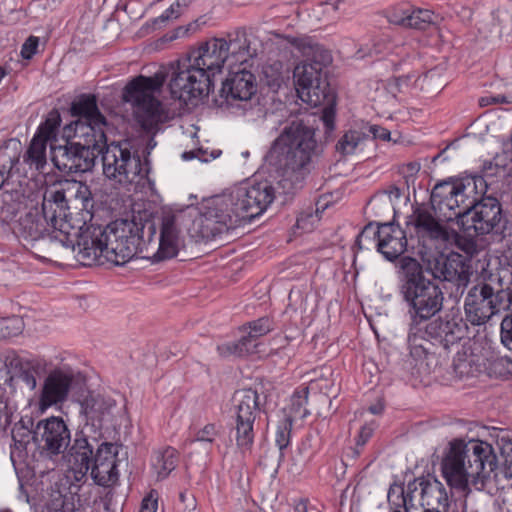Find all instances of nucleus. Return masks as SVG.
I'll list each match as a JSON object with an SVG mask.
<instances>
[{
  "label": "nucleus",
  "mask_w": 512,
  "mask_h": 512,
  "mask_svg": "<svg viewBox=\"0 0 512 512\" xmlns=\"http://www.w3.org/2000/svg\"><path fill=\"white\" fill-rule=\"evenodd\" d=\"M191 0H177L170 5L160 16L153 20L154 25L165 24L170 20L177 19L183 12L184 8L188 7Z\"/></svg>",
  "instance_id": "a18cd8bd"
},
{
  "label": "nucleus",
  "mask_w": 512,
  "mask_h": 512,
  "mask_svg": "<svg viewBox=\"0 0 512 512\" xmlns=\"http://www.w3.org/2000/svg\"><path fill=\"white\" fill-rule=\"evenodd\" d=\"M368 132L372 135L373 139H381L384 141L390 140V131L379 125L369 126Z\"/></svg>",
  "instance_id": "052dcab7"
},
{
  "label": "nucleus",
  "mask_w": 512,
  "mask_h": 512,
  "mask_svg": "<svg viewBox=\"0 0 512 512\" xmlns=\"http://www.w3.org/2000/svg\"><path fill=\"white\" fill-rule=\"evenodd\" d=\"M165 80L166 74L162 71L150 77L139 75L126 84L122 93L123 101L135 108L142 129L152 136L161 130V125L168 119L161 102L155 96L161 91ZM156 144L154 137H151L147 149L152 150Z\"/></svg>",
  "instance_id": "1a4fd4ad"
},
{
  "label": "nucleus",
  "mask_w": 512,
  "mask_h": 512,
  "mask_svg": "<svg viewBox=\"0 0 512 512\" xmlns=\"http://www.w3.org/2000/svg\"><path fill=\"white\" fill-rule=\"evenodd\" d=\"M48 141L34 136L30 146L24 156V161L37 170H41L46 165V147Z\"/></svg>",
  "instance_id": "c9c22d12"
},
{
  "label": "nucleus",
  "mask_w": 512,
  "mask_h": 512,
  "mask_svg": "<svg viewBox=\"0 0 512 512\" xmlns=\"http://www.w3.org/2000/svg\"><path fill=\"white\" fill-rule=\"evenodd\" d=\"M511 293L501 285L479 281L469 288L464 299L466 321L472 326H484L511 302Z\"/></svg>",
  "instance_id": "ddd939ff"
},
{
  "label": "nucleus",
  "mask_w": 512,
  "mask_h": 512,
  "mask_svg": "<svg viewBox=\"0 0 512 512\" xmlns=\"http://www.w3.org/2000/svg\"><path fill=\"white\" fill-rule=\"evenodd\" d=\"M35 423L32 417H21L12 428L13 446L11 449V460L14 462L15 458L22 459L28 453V447H34V431Z\"/></svg>",
  "instance_id": "cd10ccee"
},
{
  "label": "nucleus",
  "mask_w": 512,
  "mask_h": 512,
  "mask_svg": "<svg viewBox=\"0 0 512 512\" xmlns=\"http://www.w3.org/2000/svg\"><path fill=\"white\" fill-rule=\"evenodd\" d=\"M423 271L430 273L433 279L445 282L444 289L455 301L463 296L472 276L471 266L458 253L429 260Z\"/></svg>",
  "instance_id": "a211bd4d"
},
{
  "label": "nucleus",
  "mask_w": 512,
  "mask_h": 512,
  "mask_svg": "<svg viewBox=\"0 0 512 512\" xmlns=\"http://www.w3.org/2000/svg\"><path fill=\"white\" fill-rule=\"evenodd\" d=\"M38 45L39 38L35 36H29L22 45L21 56L27 60L31 59L35 55Z\"/></svg>",
  "instance_id": "864d4df0"
},
{
  "label": "nucleus",
  "mask_w": 512,
  "mask_h": 512,
  "mask_svg": "<svg viewBox=\"0 0 512 512\" xmlns=\"http://www.w3.org/2000/svg\"><path fill=\"white\" fill-rule=\"evenodd\" d=\"M398 293L409 317L407 343L413 360H424L431 346L448 349L460 340V327L448 317L434 318L443 308L444 293L440 286L424 275L415 258L400 259Z\"/></svg>",
  "instance_id": "f03ea898"
},
{
  "label": "nucleus",
  "mask_w": 512,
  "mask_h": 512,
  "mask_svg": "<svg viewBox=\"0 0 512 512\" xmlns=\"http://www.w3.org/2000/svg\"><path fill=\"white\" fill-rule=\"evenodd\" d=\"M68 192H71L74 196V201L80 204L81 210H90L93 208V198L90 188L85 183L79 181H73L68 188Z\"/></svg>",
  "instance_id": "79ce46f5"
},
{
  "label": "nucleus",
  "mask_w": 512,
  "mask_h": 512,
  "mask_svg": "<svg viewBox=\"0 0 512 512\" xmlns=\"http://www.w3.org/2000/svg\"><path fill=\"white\" fill-rule=\"evenodd\" d=\"M500 341L512 351V311L506 314L500 323Z\"/></svg>",
  "instance_id": "8fccbe9b"
},
{
  "label": "nucleus",
  "mask_w": 512,
  "mask_h": 512,
  "mask_svg": "<svg viewBox=\"0 0 512 512\" xmlns=\"http://www.w3.org/2000/svg\"><path fill=\"white\" fill-rule=\"evenodd\" d=\"M61 123V116L57 109H52L45 121L41 123L36 133V136L46 140L52 141L56 139V134Z\"/></svg>",
  "instance_id": "a19ab883"
},
{
  "label": "nucleus",
  "mask_w": 512,
  "mask_h": 512,
  "mask_svg": "<svg viewBox=\"0 0 512 512\" xmlns=\"http://www.w3.org/2000/svg\"><path fill=\"white\" fill-rule=\"evenodd\" d=\"M304 55L306 59L293 70L296 91L302 101L318 106L329 96V84L323 77V69L330 63L331 55L320 45L305 48Z\"/></svg>",
  "instance_id": "9b49d317"
},
{
  "label": "nucleus",
  "mask_w": 512,
  "mask_h": 512,
  "mask_svg": "<svg viewBox=\"0 0 512 512\" xmlns=\"http://www.w3.org/2000/svg\"><path fill=\"white\" fill-rule=\"evenodd\" d=\"M497 468L498 458L493 446L476 439L452 440L441 461V472L448 486L464 495L472 489L484 490Z\"/></svg>",
  "instance_id": "423d86ee"
},
{
  "label": "nucleus",
  "mask_w": 512,
  "mask_h": 512,
  "mask_svg": "<svg viewBox=\"0 0 512 512\" xmlns=\"http://www.w3.org/2000/svg\"><path fill=\"white\" fill-rule=\"evenodd\" d=\"M177 462V452L172 447L156 452L153 467L158 474V478H166L175 469Z\"/></svg>",
  "instance_id": "f704fd0d"
},
{
  "label": "nucleus",
  "mask_w": 512,
  "mask_h": 512,
  "mask_svg": "<svg viewBox=\"0 0 512 512\" xmlns=\"http://www.w3.org/2000/svg\"><path fill=\"white\" fill-rule=\"evenodd\" d=\"M10 413L6 405L0 408V432L4 431L10 424Z\"/></svg>",
  "instance_id": "338daca9"
},
{
  "label": "nucleus",
  "mask_w": 512,
  "mask_h": 512,
  "mask_svg": "<svg viewBox=\"0 0 512 512\" xmlns=\"http://www.w3.org/2000/svg\"><path fill=\"white\" fill-rule=\"evenodd\" d=\"M157 493L152 490L143 500L140 512H156L158 507Z\"/></svg>",
  "instance_id": "13d9d810"
},
{
  "label": "nucleus",
  "mask_w": 512,
  "mask_h": 512,
  "mask_svg": "<svg viewBox=\"0 0 512 512\" xmlns=\"http://www.w3.org/2000/svg\"><path fill=\"white\" fill-rule=\"evenodd\" d=\"M307 402L308 388L295 391L291 396L289 406L283 409L282 419H289L291 424L298 419H304L309 414L306 408Z\"/></svg>",
  "instance_id": "473e14b6"
},
{
  "label": "nucleus",
  "mask_w": 512,
  "mask_h": 512,
  "mask_svg": "<svg viewBox=\"0 0 512 512\" xmlns=\"http://www.w3.org/2000/svg\"><path fill=\"white\" fill-rule=\"evenodd\" d=\"M217 435L214 424H207L196 433L194 441L212 443Z\"/></svg>",
  "instance_id": "5fc2aeb1"
},
{
  "label": "nucleus",
  "mask_w": 512,
  "mask_h": 512,
  "mask_svg": "<svg viewBox=\"0 0 512 512\" xmlns=\"http://www.w3.org/2000/svg\"><path fill=\"white\" fill-rule=\"evenodd\" d=\"M407 234L406 229L391 222L377 225L369 223L358 235L356 245L360 250L375 247L385 259L394 261L407 249Z\"/></svg>",
  "instance_id": "f3484780"
},
{
  "label": "nucleus",
  "mask_w": 512,
  "mask_h": 512,
  "mask_svg": "<svg viewBox=\"0 0 512 512\" xmlns=\"http://www.w3.org/2000/svg\"><path fill=\"white\" fill-rule=\"evenodd\" d=\"M321 121L325 127V133H331L335 128V111L331 107H326L323 110Z\"/></svg>",
  "instance_id": "4d7b16f0"
},
{
  "label": "nucleus",
  "mask_w": 512,
  "mask_h": 512,
  "mask_svg": "<svg viewBox=\"0 0 512 512\" xmlns=\"http://www.w3.org/2000/svg\"><path fill=\"white\" fill-rule=\"evenodd\" d=\"M73 382L72 376L60 370H54L45 378L39 396V408L45 411L47 408L63 403L67 397Z\"/></svg>",
  "instance_id": "b1692460"
},
{
  "label": "nucleus",
  "mask_w": 512,
  "mask_h": 512,
  "mask_svg": "<svg viewBox=\"0 0 512 512\" xmlns=\"http://www.w3.org/2000/svg\"><path fill=\"white\" fill-rule=\"evenodd\" d=\"M103 435L96 425L85 423L74 433L69 447L63 454L67 470L80 482L89 474Z\"/></svg>",
  "instance_id": "dca6fc26"
},
{
  "label": "nucleus",
  "mask_w": 512,
  "mask_h": 512,
  "mask_svg": "<svg viewBox=\"0 0 512 512\" xmlns=\"http://www.w3.org/2000/svg\"><path fill=\"white\" fill-rule=\"evenodd\" d=\"M257 91L255 76L246 70H241L230 75L220 89V98L215 99L218 106H232L239 101V107L245 113L253 111V103Z\"/></svg>",
  "instance_id": "aec40b11"
},
{
  "label": "nucleus",
  "mask_w": 512,
  "mask_h": 512,
  "mask_svg": "<svg viewBox=\"0 0 512 512\" xmlns=\"http://www.w3.org/2000/svg\"><path fill=\"white\" fill-rule=\"evenodd\" d=\"M488 369L497 377L512 376V358L508 356L495 357L489 361Z\"/></svg>",
  "instance_id": "49530a36"
},
{
  "label": "nucleus",
  "mask_w": 512,
  "mask_h": 512,
  "mask_svg": "<svg viewBox=\"0 0 512 512\" xmlns=\"http://www.w3.org/2000/svg\"><path fill=\"white\" fill-rule=\"evenodd\" d=\"M23 323L22 320L18 317L5 319L2 322V329L6 328H12V331H8L4 336H16L22 331Z\"/></svg>",
  "instance_id": "6e6d98bb"
},
{
  "label": "nucleus",
  "mask_w": 512,
  "mask_h": 512,
  "mask_svg": "<svg viewBox=\"0 0 512 512\" xmlns=\"http://www.w3.org/2000/svg\"><path fill=\"white\" fill-rule=\"evenodd\" d=\"M275 199L268 180L236 185L212 197L200 212L199 226L205 237H215L263 214Z\"/></svg>",
  "instance_id": "7ed1b4c3"
},
{
  "label": "nucleus",
  "mask_w": 512,
  "mask_h": 512,
  "mask_svg": "<svg viewBox=\"0 0 512 512\" xmlns=\"http://www.w3.org/2000/svg\"><path fill=\"white\" fill-rule=\"evenodd\" d=\"M223 47L224 44H221L219 38H212L192 49L186 56L211 79L216 73L221 72L225 64L228 65Z\"/></svg>",
  "instance_id": "5701e85b"
},
{
  "label": "nucleus",
  "mask_w": 512,
  "mask_h": 512,
  "mask_svg": "<svg viewBox=\"0 0 512 512\" xmlns=\"http://www.w3.org/2000/svg\"><path fill=\"white\" fill-rule=\"evenodd\" d=\"M247 335H243L242 338L246 340L250 345L256 347L255 341L272 330V324L268 317H261L257 320L251 321L244 326V330H247Z\"/></svg>",
  "instance_id": "ea45409f"
},
{
  "label": "nucleus",
  "mask_w": 512,
  "mask_h": 512,
  "mask_svg": "<svg viewBox=\"0 0 512 512\" xmlns=\"http://www.w3.org/2000/svg\"><path fill=\"white\" fill-rule=\"evenodd\" d=\"M501 468L507 478H512V441L505 443L501 448Z\"/></svg>",
  "instance_id": "603ef678"
},
{
  "label": "nucleus",
  "mask_w": 512,
  "mask_h": 512,
  "mask_svg": "<svg viewBox=\"0 0 512 512\" xmlns=\"http://www.w3.org/2000/svg\"><path fill=\"white\" fill-rule=\"evenodd\" d=\"M65 144L53 145L51 148V160L54 166L66 174L89 172L95 166V161L100 155L99 148L105 141L104 133L93 134V129L88 126H80L70 137H64Z\"/></svg>",
  "instance_id": "9d476101"
},
{
  "label": "nucleus",
  "mask_w": 512,
  "mask_h": 512,
  "mask_svg": "<svg viewBox=\"0 0 512 512\" xmlns=\"http://www.w3.org/2000/svg\"><path fill=\"white\" fill-rule=\"evenodd\" d=\"M168 87L173 99L185 105H195L197 101L209 95L213 82L204 74V70L185 56L171 65Z\"/></svg>",
  "instance_id": "4468645a"
},
{
  "label": "nucleus",
  "mask_w": 512,
  "mask_h": 512,
  "mask_svg": "<svg viewBox=\"0 0 512 512\" xmlns=\"http://www.w3.org/2000/svg\"><path fill=\"white\" fill-rule=\"evenodd\" d=\"M457 244L458 247L465 251L466 253L472 254L476 249L475 242L470 239H458Z\"/></svg>",
  "instance_id": "774afa93"
},
{
  "label": "nucleus",
  "mask_w": 512,
  "mask_h": 512,
  "mask_svg": "<svg viewBox=\"0 0 512 512\" xmlns=\"http://www.w3.org/2000/svg\"><path fill=\"white\" fill-rule=\"evenodd\" d=\"M262 80L273 92H277L290 79V68L281 61H273L263 66Z\"/></svg>",
  "instance_id": "7c9ffc66"
},
{
  "label": "nucleus",
  "mask_w": 512,
  "mask_h": 512,
  "mask_svg": "<svg viewBox=\"0 0 512 512\" xmlns=\"http://www.w3.org/2000/svg\"><path fill=\"white\" fill-rule=\"evenodd\" d=\"M68 200L64 190L47 192L42 211L37 208L21 215L13 226V233L39 252L52 255L60 248L72 250L76 241L63 229L68 217Z\"/></svg>",
  "instance_id": "0eeeda50"
},
{
  "label": "nucleus",
  "mask_w": 512,
  "mask_h": 512,
  "mask_svg": "<svg viewBox=\"0 0 512 512\" xmlns=\"http://www.w3.org/2000/svg\"><path fill=\"white\" fill-rule=\"evenodd\" d=\"M442 86V81L439 79L438 71L435 69L429 70L421 76H416L414 73L390 78L387 81V90L394 96L397 93L409 91L412 88H419L427 92H434Z\"/></svg>",
  "instance_id": "a878e982"
},
{
  "label": "nucleus",
  "mask_w": 512,
  "mask_h": 512,
  "mask_svg": "<svg viewBox=\"0 0 512 512\" xmlns=\"http://www.w3.org/2000/svg\"><path fill=\"white\" fill-rule=\"evenodd\" d=\"M231 402L232 432L235 433L237 447L246 454L251 452L254 444V424L262 406L260 394L252 388L240 389L234 392Z\"/></svg>",
  "instance_id": "2eb2a0df"
},
{
  "label": "nucleus",
  "mask_w": 512,
  "mask_h": 512,
  "mask_svg": "<svg viewBox=\"0 0 512 512\" xmlns=\"http://www.w3.org/2000/svg\"><path fill=\"white\" fill-rule=\"evenodd\" d=\"M374 428L371 425H364L359 432L356 440L357 446H364L367 441L372 437Z\"/></svg>",
  "instance_id": "e2e57ef3"
},
{
  "label": "nucleus",
  "mask_w": 512,
  "mask_h": 512,
  "mask_svg": "<svg viewBox=\"0 0 512 512\" xmlns=\"http://www.w3.org/2000/svg\"><path fill=\"white\" fill-rule=\"evenodd\" d=\"M510 103V100L504 95H496V96H485L480 98L479 104L482 107L489 106L492 104H504Z\"/></svg>",
  "instance_id": "680f3d73"
},
{
  "label": "nucleus",
  "mask_w": 512,
  "mask_h": 512,
  "mask_svg": "<svg viewBox=\"0 0 512 512\" xmlns=\"http://www.w3.org/2000/svg\"><path fill=\"white\" fill-rule=\"evenodd\" d=\"M21 150V142L17 139H9L0 145V188L9 186V178L18 172Z\"/></svg>",
  "instance_id": "c85d7f7f"
},
{
  "label": "nucleus",
  "mask_w": 512,
  "mask_h": 512,
  "mask_svg": "<svg viewBox=\"0 0 512 512\" xmlns=\"http://www.w3.org/2000/svg\"><path fill=\"white\" fill-rule=\"evenodd\" d=\"M114 406V402L111 399H106L101 395H88L81 402V413L86 417V423L94 424L95 421H102L105 414L109 413L111 408ZM100 429V426L97 427Z\"/></svg>",
  "instance_id": "c756f323"
},
{
  "label": "nucleus",
  "mask_w": 512,
  "mask_h": 512,
  "mask_svg": "<svg viewBox=\"0 0 512 512\" xmlns=\"http://www.w3.org/2000/svg\"><path fill=\"white\" fill-rule=\"evenodd\" d=\"M487 188L484 177H467L452 181L456 224L470 238L491 235L501 241L511 235V225L503 214L499 200L492 196L480 197Z\"/></svg>",
  "instance_id": "20e7f679"
},
{
  "label": "nucleus",
  "mask_w": 512,
  "mask_h": 512,
  "mask_svg": "<svg viewBox=\"0 0 512 512\" xmlns=\"http://www.w3.org/2000/svg\"><path fill=\"white\" fill-rule=\"evenodd\" d=\"M224 44L223 50L227 54L228 66L243 64L256 56V50L250 47L244 29H237L227 34L226 38H219Z\"/></svg>",
  "instance_id": "bb28decb"
},
{
  "label": "nucleus",
  "mask_w": 512,
  "mask_h": 512,
  "mask_svg": "<svg viewBox=\"0 0 512 512\" xmlns=\"http://www.w3.org/2000/svg\"><path fill=\"white\" fill-rule=\"evenodd\" d=\"M37 366H38L37 368H36V366L33 368L29 367V369L23 368L17 374H15L14 377H18L26 384V386L30 390H34L37 386L36 376L40 375L45 369L44 363L38 359H37Z\"/></svg>",
  "instance_id": "09e8293b"
},
{
  "label": "nucleus",
  "mask_w": 512,
  "mask_h": 512,
  "mask_svg": "<svg viewBox=\"0 0 512 512\" xmlns=\"http://www.w3.org/2000/svg\"><path fill=\"white\" fill-rule=\"evenodd\" d=\"M292 425L289 419H282L277 426L275 443L280 450V458L283 457L282 451L290 444Z\"/></svg>",
  "instance_id": "de8ad7c7"
},
{
  "label": "nucleus",
  "mask_w": 512,
  "mask_h": 512,
  "mask_svg": "<svg viewBox=\"0 0 512 512\" xmlns=\"http://www.w3.org/2000/svg\"><path fill=\"white\" fill-rule=\"evenodd\" d=\"M70 112L73 117L78 119L64 126L63 137H70L72 132H76L80 126H88L93 129V134L106 132L109 128L105 116L100 112L97 105V97L93 94H81L72 103Z\"/></svg>",
  "instance_id": "412c9836"
},
{
  "label": "nucleus",
  "mask_w": 512,
  "mask_h": 512,
  "mask_svg": "<svg viewBox=\"0 0 512 512\" xmlns=\"http://www.w3.org/2000/svg\"><path fill=\"white\" fill-rule=\"evenodd\" d=\"M411 492L412 491H409L408 489L406 492L404 486L402 485H392L388 491L387 496L391 512H409L408 505L412 500L410 495Z\"/></svg>",
  "instance_id": "58836bf2"
},
{
  "label": "nucleus",
  "mask_w": 512,
  "mask_h": 512,
  "mask_svg": "<svg viewBox=\"0 0 512 512\" xmlns=\"http://www.w3.org/2000/svg\"><path fill=\"white\" fill-rule=\"evenodd\" d=\"M71 432L61 417L50 416L35 425L34 448L43 458L63 455L71 443Z\"/></svg>",
  "instance_id": "6ab92c4d"
},
{
  "label": "nucleus",
  "mask_w": 512,
  "mask_h": 512,
  "mask_svg": "<svg viewBox=\"0 0 512 512\" xmlns=\"http://www.w3.org/2000/svg\"><path fill=\"white\" fill-rule=\"evenodd\" d=\"M120 445L107 441H102L96 457L93 461L90 476L93 481L102 487H111L117 483L119 479L117 456Z\"/></svg>",
  "instance_id": "4be33fe9"
},
{
  "label": "nucleus",
  "mask_w": 512,
  "mask_h": 512,
  "mask_svg": "<svg viewBox=\"0 0 512 512\" xmlns=\"http://www.w3.org/2000/svg\"><path fill=\"white\" fill-rule=\"evenodd\" d=\"M471 362L472 359L469 358L459 359L458 362L455 364V371L461 375L473 374V371L467 370L468 366H471Z\"/></svg>",
  "instance_id": "69168bd1"
},
{
  "label": "nucleus",
  "mask_w": 512,
  "mask_h": 512,
  "mask_svg": "<svg viewBox=\"0 0 512 512\" xmlns=\"http://www.w3.org/2000/svg\"><path fill=\"white\" fill-rule=\"evenodd\" d=\"M384 195H387L388 198H389V202L392 206V208L394 209V205H393V202L394 201H398L401 196H402V191L399 187L395 186V185H391L390 187H388L386 190H384L383 192L381 193H378L376 194L372 200H377L378 198L384 196Z\"/></svg>",
  "instance_id": "bf43d9fd"
},
{
  "label": "nucleus",
  "mask_w": 512,
  "mask_h": 512,
  "mask_svg": "<svg viewBox=\"0 0 512 512\" xmlns=\"http://www.w3.org/2000/svg\"><path fill=\"white\" fill-rule=\"evenodd\" d=\"M439 16L428 9L412 8L409 12L406 28L425 30L430 25H436Z\"/></svg>",
  "instance_id": "e433bc0d"
},
{
  "label": "nucleus",
  "mask_w": 512,
  "mask_h": 512,
  "mask_svg": "<svg viewBox=\"0 0 512 512\" xmlns=\"http://www.w3.org/2000/svg\"><path fill=\"white\" fill-rule=\"evenodd\" d=\"M179 499L183 504H185V511L192 512L196 509V499L193 495H188L186 492H181Z\"/></svg>",
  "instance_id": "0e129e2a"
},
{
  "label": "nucleus",
  "mask_w": 512,
  "mask_h": 512,
  "mask_svg": "<svg viewBox=\"0 0 512 512\" xmlns=\"http://www.w3.org/2000/svg\"><path fill=\"white\" fill-rule=\"evenodd\" d=\"M1 194L2 206L1 211L6 220H12L14 216L21 210L24 203V195L17 189H7V186Z\"/></svg>",
  "instance_id": "72a5a7b5"
},
{
  "label": "nucleus",
  "mask_w": 512,
  "mask_h": 512,
  "mask_svg": "<svg viewBox=\"0 0 512 512\" xmlns=\"http://www.w3.org/2000/svg\"><path fill=\"white\" fill-rule=\"evenodd\" d=\"M452 181L435 185L430 196V204L412 205V212L406 217L405 226L410 239L416 238L423 248H438L450 239L446 227L449 222H456Z\"/></svg>",
  "instance_id": "6e6552de"
},
{
  "label": "nucleus",
  "mask_w": 512,
  "mask_h": 512,
  "mask_svg": "<svg viewBox=\"0 0 512 512\" xmlns=\"http://www.w3.org/2000/svg\"><path fill=\"white\" fill-rule=\"evenodd\" d=\"M103 173L120 184L139 182L150 172L149 162L142 163L138 150H133L129 140L107 143L99 147Z\"/></svg>",
  "instance_id": "f8f14e48"
},
{
  "label": "nucleus",
  "mask_w": 512,
  "mask_h": 512,
  "mask_svg": "<svg viewBox=\"0 0 512 512\" xmlns=\"http://www.w3.org/2000/svg\"><path fill=\"white\" fill-rule=\"evenodd\" d=\"M320 446V437L318 433H308L298 446V453L301 461L308 462L312 459Z\"/></svg>",
  "instance_id": "c03bdc74"
},
{
  "label": "nucleus",
  "mask_w": 512,
  "mask_h": 512,
  "mask_svg": "<svg viewBox=\"0 0 512 512\" xmlns=\"http://www.w3.org/2000/svg\"><path fill=\"white\" fill-rule=\"evenodd\" d=\"M420 487V504L422 507L449 510V496L443 483L435 477L419 478L408 484L409 491Z\"/></svg>",
  "instance_id": "393cba45"
},
{
  "label": "nucleus",
  "mask_w": 512,
  "mask_h": 512,
  "mask_svg": "<svg viewBox=\"0 0 512 512\" xmlns=\"http://www.w3.org/2000/svg\"><path fill=\"white\" fill-rule=\"evenodd\" d=\"M411 7H395L388 12L387 18L391 24L406 28Z\"/></svg>",
  "instance_id": "3c124183"
},
{
  "label": "nucleus",
  "mask_w": 512,
  "mask_h": 512,
  "mask_svg": "<svg viewBox=\"0 0 512 512\" xmlns=\"http://www.w3.org/2000/svg\"><path fill=\"white\" fill-rule=\"evenodd\" d=\"M217 350L221 357H241L253 352L254 345H250V343H247L246 340L241 337L236 342H229L218 345Z\"/></svg>",
  "instance_id": "37998d69"
},
{
  "label": "nucleus",
  "mask_w": 512,
  "mask_h": 512,
  "mask_svg": "<svg viewBox=\"0 0 512 512\" xmlns=\"http://www.w3.org/2000/svg\"><path fill=\"white\" fill-rule=\"evenodd\" d=\"M321 153L315 129L302 119L288 123L274 140L267 162L281 176L278 184L284 193L292 194L302 187L310 165Z\"/></svg>",
  "instance_id": "39448f33"
},
{
  "label": "nucleus",
  "mask_w": 512,
  "mask_h": 512,
  "mask_svg": "<svg viewBox=\"0 0 512 512\" xmlns=\"http://www.w3.org/2000/svg\"><path fill=\"white\" fill-rule=\"evenodd\" d=\"M367 137V134L364 132L349 130L338 140L335 147L336 151L342 156L352 155Z\"/></svg>",
  "instance_id": "4c0bfd02"
},
{
  "label": "nucleus",
  "mask_w": 512,
  "mask_h": 512,
  "mask_svg": "<svg viewBox=\"0 0 512 512\" xmlns=\"http://www.w3.org/2000/svg\"><path fill=\"white\" fill-rule=\"evenodd\" d=\"M178 217L171 210L162 212L157 239L155 223L135 216L106 226L90 224L80 228L72 251L85 266L102 264V259L122 266L138 255L154 262L171 259L179 251Z\"/></svg>",
  "instance_id": "f257e3e1"
},
{
  "label": "nucleus",
  "mask_w": 512,
  "mask_h": 512,
  "mask_svg": "<svg viewBox=\"0 0 512 512\" xmlns=\"http://www.w3.org/2000/svg\"><path fill=\"white\" fill-rule=\"evenodd\" d=\"M0 362L4 366L2 367L3 373L5 372L7 375H10L11 378L23 368L38 367L37 359L23 358L14 350H6L0 353Z\"/></svg>",
  "instance_id": "2f4dec72"
}]
</instances>
